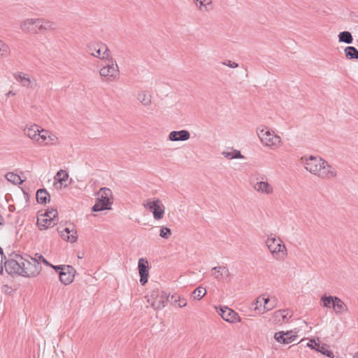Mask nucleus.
Returning a JSON list of instances; mask_svg holds the SVG:
<instances>
[{
	"instance_id": "obj_1",
	"label": "nucleus",
	"mask_w": 358,
	"mask_h": 358,
	"mask_svg": "<svg viewBox=\"0 0 358 358\" xmlns=\"http://www.w3.org/2000/svg\"><path fill=\"white\" fill-rule=\"evenodd\" d=\"M305 169L320 177L334 176L331 166L323 158H301Z\"/></svg>"
},
{
	"instance_id": "obj_2",
	"label": "nucleus",
	"mask_w": 358,
	"mask_h": 358,
	"mask_svg": "<svg viewBox=\"0 0 358 358\" xmlns=\"http://www.w3.org/2000/svg\"><path fill=\"white\" fill-rule=\"evenodd\" d=\"M20 261L22 266V276L32 278L40 273L42 268L36 258L31 257L28 255H20Z\"/></svg>"
},
{
	"instance_id": "obj_3",
	"label": "nucleus",
	"mask_w": 358,
	"mask_h": 358,
	"mask_svg": "<svg viewBox=\"0 0 358 358\" xmlns=\"http://www.w3.org/2000/svg\"><path fill=\"white\" fill-rule=\"evenodd\" d=\"M110 197H112V192L109 188H101L98 193L97 201L92 206V210L93 212H99L110 209L112 204Z\"/></svg>"
},
{
	"instance_id": "obj_4",
	"label": "nucleus",
	"mask_w": 358,
	"mask_h": 358,
	"mask_svg": "<svg viewBox=\"0 0 358 358\" xmlns=\"http://www.w3.org/2000/svg\"><path fill=\"white\" fill-rule=\"evenodd\" d=\"M105 64L99 70V74L102 77H106L107 80L112 82L116 80L120 75L119 67L116 61L110 56V59L103 60Z\"/></svg>"
},
{
	"instance_id": "obj_5",
	"label": "nucleus",
	"mask_w": 358,
	"mask_h": 358,
	"mask_svg": "<svg viewBox=\"0 0 358 358\" xmlns=\"http://www.w3.org/2000/svg\"><path fill=\"white\" fill-rule=\"evenodd\" d=\"M266 129H257V135L261 142L272 149L278 148L281 142L280 137L275 134L274 132H271L268 129L266 128Z\"/></svg>"
},
{
	"instance_id": "obj_6",
	"label": "nucleus",
	"mask_w": 358,
	"mask_h": 358,
	"mask_svg": "<svg viewBox=\"0 0 358 358\" xmlns=\"http://www.w3.org/2000/svg\"><path fill=\"white\" fill-rule=\"evenodd\" d=\"M87 52L92 56L101 60L110 59V52L105 44L91 43L87 47Z\"/></svg>"
},
{
	"instance_id": "obj_7",
	"label": "nucleus",
	"mask_w": 358,
	"mask_h": 358,
	"mask_svg": "<svg viewBox=\"0 0 358 358\" xmlns=\"http://www.w3.org/2000/svg\"><path fill=\"white\" fill-rule=\"evenodd\" d=\"M143 206L152 213L155 220H159L163 218L165 208L159 199H157L154 201L148 199L143 203Z\"/></svg>"
},
{
	"instance_id": "obj_8",
	"label": "nucleus",
	"mask_w": 358,
	"mask_h": 358,
	"mask_svg": "<svg viewBox=\"0 0 358 358\" xmlns=\"http://www.w3.org/2000/svg\"><path fill=\"white\" fill-rule=\"evenodd\" d=\"M13 258L5 260L3 267L9 275L17 274L22 276V266L20 261V255L14 254Z\"/></svg>"
},
{
	"instance_id": "obj_9",
	"label": "nucleus",
	"mask_w": 358,
	"mask_h": 358,
	"mask_svg": "<svg viewBox=\"0 0 358 358\" xmlns=\"http://www.w3.org/2000/svg\"><path fill=\"white\" fill-rule=\"evenodd\" d=\"M275 242V237H268L266 241V244L272 255L274 256L281 253L283 257L287 255V249L282 241L279 238L278 243H276Z\"/></svg>"
},
{
	"instance_id": "obj_10",
	"label": "nucleus",
	"mask_w": 358,
	"mask_h": 358,
	"mask_svg": "<svg viewBox=\"0 0 358 358\" xmlns=\"http://www.w3.org/2000/svg\"><path fill=\"white\" fill-rule=\"evenodd\" d=\"M217 311L222 319L228 322L234 323L241 321L238 313L228 307L220 306Z\"/></svg>"
},
{
	"instance_id": "obj_11",
	"label": "nucleus",
	"mask_w": 358,
	"mask_h": 358,
	"mask_svg": "<svg viewBox=\"0 0 358 358\" xmlns=\"http://www.w3.org/2000/svg\"><path fill=\"white\" fill-rule=\"evenodd\" d=\"M138 269L140 275V282L142 285L148 282L149 276V265L147 259L140 258L138 262Z\"/></svg>"
},
{
	"instance_id": "obj_12",
	"label": "nucleus",
	"mask_w": 358,
	"mask_h": 358,
	"mask_svg": "<svg viewBox=\"0 0 358 358\" xmlns=\"http://www.w3.org/2000/svg\"><path fill=\"white\" fill-rule=\"evenodd\" d=\"M75 273L76 270L72 266H64L59 275L61 282L66 285L71 284L73 280Z\"/></svg>"
},
{
	"instance_id": "obj_13",
	"label": "nucleus",
	"mask_w": 358,
	"mask_h": 358,
	"mask_svg": "<svg viewBox=\"0 0 358 358\" xmlns=\"http://www.w3.org/2000/svg\"><path fill=\"white\" fill-rule=\"evenodd\" d=\"M297 338V335L294 334L292 331H278L274 334V338L279 343L288 344L294 342Z\"/></svg>"
},
{
	"instance_id": "obj_14",
	"label": "nucleus",
	"mask_w": 358,
	"mask_h": 358,
	"mask_svg": "<svg viewBox=\"0 0 358 358\" xmlns=\"http://www.w3.org/2000/svg\"><path fill=\"white\" fill-rule=\"evenodd\" d=\"M250 182L252 184L254 189L257 192L266 194H269L273 192V187L268 182L262 180L259 181V178H257L256 182H255L253 178H251Z\"/></svg>"
},
{
	"instance_id": "obj_15",
	"label": "nucleus",
	"mask_w": 358,
	"mask_h": 358,
	"mask_svg": "<svg viewBox=\"0 0 358 358\" xmlns=\"http://www.w3.org/2000/svg\"><path fill=\"white\" fill-rule=\"evenodd\" d=\"M174 297L175 296L173 295H167L166 292H161L160 296L152 301L151 306L155 310L162 309L166 306V303L168 301H169L170 298L173 299Z\"/></svg>"
},
{
	"instance_id": "obj_16",
	"label": "nucleus",
	"mask_w": 358,
	"mask_h": 358,
	"mask_svg": "<svg viewBox=\"0 0 358 358\" xmlns=\"http://www.w3.org/2000/svg\"><path fill=\"white\" fill-rule=\"evenodd\" d=\"M36 19H27L21 22L20 28L22 31L26 33H39V29L36 24Z\"/></svg>"
},
{
	"instance_id": "obj_17",
	"label": "nucleus",
	"mask_w": 358,
	"mask_h": 358,
	"mask_svg": "<svg viewBox=\"0 0 358 358\" xmlns=\"http://www.w3.org/2000/svg\"><path fill=\"white\" fill-rule=\"evenodd\" d=\"M190 134L187 130L172 131L169 135V140L171 141H184L189 138Z\"/></svg>"
},
{
	"instance_id": "obj_18",
	"label": "nucleus",
	"mask_w": 358,
	"mask_h": 358,
	"mask_svg": "<svg viewBox=\"0 0 358 358\" xmlns=\"http://www.w3.org/2000/svg\"><path fill=\"white\" fill-rule=\"evenodd\" d=\"M15 78L17 81L20 83L22 86L27 88L34 89L36 87L37 83L36 80H31L22 73L15 74Z\"/></svg>"
},
{
	"instance_id": "obj_19",
	"label": "nucleus",
	"mask_w": 358,
	"mask_h": 358,
	"mask_svg": "<svg viewBox=\"0 0 358 358\" xmlns=\"http://www.w3.org/2000/svg\"><path fill=\"white\" fill-rule=\"evenodd\" d=\"M35 23L39 29V32L54 30L57 28V25L55 22L42 18H37Z\"/></svg>"
},
{
	"instance_id": "obj_20",
	"label": "nucleus",
	"mask_w": 358,
	"mask_h": 358,
	"mask_svg": "<svg viewBox=\"0 0 358 358\" xmlns=\"http://www.w3.org/2000/svg\"><path fill=\"white\" fill-rule=\"evenodd\" d=\"M40 128L41 127L37 124L27 126L24 129V133L31 140L36 141L38 137V134L40 132Z\"/></svg>"
},
{
	"instance_id": "obj_21",
	"label": "nucleus",
	"mask_w": 358,
	"mask_h": 358,
	"mask_svg": "<svg viewBox=\"0 0 358 358\" xmlns=\"http://www.w3.org/2000/svg\"><path fill=\"white\" fill-rule=\"evenodd\" d=\"M332 308L336 315L341 314L343 312H348V308L346 304L338 296H336Z\"/></svg>"
},
{
	"instance_id": "obj_22",
	"label": "nucleus",
	"mask_w": 358,
	"mask_h": 358,
	"mask_svg": "<svg viewBox=\"0 0 358 358\" xmlns=\"http://www.w3.org/2000/svg\"><path fill=\"white\" fill-rule=\"evenodd\" d=\"M60 233L62 238L66 241L75 243L77 241L76 231L70 230L69 228L66 227Z\"/></svg>"
},
{
	"instance_id": "obj_23",
	"label": "nucleus",
	"mask_w": 358,
	"mask_h": 358,
	"mask_svg": "<svg viewBox=\"0 0 358 358\" xmlns=\"http://www.w3.org/2000/svg\"><path fill=\"white\" fill-rule=\"evenodd\" d=\"M36 196L37 202L41 204H45L48 201H50V194L45 188L38 189Z\"/></svg>"
},
{
	"instance_id": "obj_24",
	"label": "nucleus",
	"mask_w": 358,
	"mask_h": 358,
	"mask_svg": "<svg viewBox=\"0 0 358 358\" xmlns=\"http://www.w3.org/2000/svg\"><path fill=\"white\" fill-rule=\"evenodd\" d=\"M53 217L50 218L47 217H40L37 219V225L40 230H45L50 227L51 223L54 221Z\"/></svg>"
},
{
	"instance_id": "obj_25",
	"label": "nucleus",
	"mask_w": 358,
	"mask_h": 358,
	"mask_svg": "<svg viewBox=\"0 0 358 358\" xmlns=\"http://www.w3.org/2000/svg\"><path fill=\"white\" fill-rule=\"evenodd\" d=\"M151 94L146 91L141 92L138 94V100L145 106H148L151 104Z\"/></svg>"
},
{
	"instance_id": "obj_26",
	"label": "nucleus",
	"mask_w": 358,
	"mask_h": 358,
	"mask_svg": "<svg viewBox=\"0 0 358 358\" xmlns=\"http://www.w3.org/2000/svg\"><path fill=\"white\" fill-rule=\"evenodd\" d=\"M338 36L339 42L345 43L347 44H351L353 42L352 35L348 31L340 32Z\"/></svg>"
},
{
	"instance_id": "obj_27",
	"label": "nucleus",
	"mask_w": 358,
	"mask_h": 358,
	"mask_svg": "<svg viewBox=\"0 0 358 358\" xmlns=\"http://www.w3.org/2000/svg\"><path fill=\"white\" fill-rule=\"evenodd\" d=\"M345 57L348 59H358V50L353 46H348L344 50Z\"/></svg>"
},
{
	"instance_id": "obj_28",
	"label": "nucleus",
	"mask_w": 358,
	"mask_h": 358,
	"mask_svg": "<svg viewBox=\"0 0 358 358\" xmlns=\"http://www.w3.org/2000/svg\"><path fill=\"white\" fill-rule=\"evenodd\" d=\"M7 180L12 182L14 185H20L23 182V180L21 179L20 176L13 172H8L5 176Z\"/></svg>"
},
{
	"instance_id": "obj_29",
	"label": "nucleus",
	"mask_w": 358,
	"mask_h": 358,
	"mask_svg": "<svg viewBox=\"0 0 358 358\" xmlns=\"http://www.w3.org/2000/svg\"><path fill=\"white\" fill-rule=\"evenodd\" d=\"M335 298H336V296L323 295L321 297L320 301L324 308H332Z\"/></svg>"
},
{
	"instance_id": "obj_30",
	"label": "nucleus",
	"mask_w": 358,
	"mask_h": 358,
	"mask_svg": "<svg viewBox=\"0 0 358 358\" xmlns=\"http://www.w3.org/2000/svg\"><path fill=\"white\" fill-rule=\"evenodd\" d=\"M50 135V131L43 129H40V132L38 134L36 142L39 144H45L48 141V136Z\"/></svg>"
},
{
	"instance_id": "obj_31",
	"label": "nucleus",
	"mask_w": 358,
	"mask_h": 358,
	"mask_svg": "<svg viewBox=\"0 0 358 358\" xmlns=\"http://www.w3.org/2000/svg\"><path fill=\"white\" fill-rule=\"evenodd\" d=\"M206 294V289L202 287H198L192 292V297L195 300L201 299Z\"/></svg>"
},
{
	"instance_id": "obj_32",
	"label": "nucleus",
	"mask_w": 358,
	"mask_h": 358,
	"mask_svg": "<svg viewBox=\"0 0 358 358\" xmlns=\"http://www.w3.org/2000/svg\"><path fill=\"white\" fill-rule=\"evenodd\" d=\"M69 178V174L67 173V172L64 170H59L55 177V179L56 180H57L59 182H60L61 184H63L64 182H65L66 180H67Z\"/></svg>"
},
{
	"instance_id": "obj_33",
	"label": "nucleus",
	"mask_w": 358,
	"mask_h": 358,
	"mask_svg": "<svg viewBox=\"0 0 358 358\" xmlns=\"http://www.w3.org/2000/svg\"><path fill=\"white\" fill-rule=\"evenodd\" d=\"M316 351L321 352L322 355H326L329 358L334 357V353L328 349V345L327 344H322L319 350L316 349Z\"/></svg>"
},
{
	"instance_id": "obj_34",
	"label": "nucleus",
	"mask_w": 358,
	"mask_h": 358,
	"mask_svg": "<svg viewBox=\"0 0 358 358\" xmlns=\"http://www.w3.org/2000/svg\"><path fill=\"white\" fill-rule=\"evenodd\" d=\"M227 150V151H223L222 152L224 157H244L239 150H234L232 148H229Z\"/></svg>"
},
{
	"instance_id": "obj_35",
	"label": "nucleus",
	"mask_w": 358,
	"mask_h": 358,
	"mask_svg": "<svg viewBox=\"0 0 358 358\" xmlns=\"http://www.w3.org/2000/svg\"><path fill=\"white\" fill-rule=\"evenodd\" d=\"M275 315L276 317H281L282 319V321H287L289 318L292 317L291 315H289V312L287 310H280L275 313Z\"/></svg>"
},
{
	"instance_id": "obj_36",
	"label": "nucleus",
	"mask_w": 358,
	"mask_h": 358,
	"mask_svg": "<svg viewBox=\"0 0 358 358\" xmlns=\"http://www.w3.org/2000/svg\"><path fill=\"white\" fill-rule=\"evenodd\" d=\"M223 269H224V266H215L212 268L213 275H214L215 278L220 280L223 277Z\"/></svg>"
},
{
	"instance_id": "obj_37",
	"label": "nucleus",
	"mask_w": 358,
	"mask_h": 358,
	"mask_svg": "<svg viewBox=\"0 0 358 358\" xmlns=\"http://www.w3.org/2000/svg\"><path fill=\"white\" fill-rule=\"evenodd\" d=\"M57 210L55 208L47 209L45 212L41 215V217H47L55 220L57 217Z\"/></svg>"
},
{
	"instance_id": "obj_38",
	"label": "nucleus",
	"mask_w": 358,
	"mask_h": 358,
	"mask_svg": "<svg viewBox=\"0 0 358 358\" xmlns=\"http://www.w3.org/2000/svg\"><path fill=\"white\" fill-rule=\"evenodd\" d=\"M171 235V230L169 227H162L160 229L159 236L163 238H169Z\"/></svg>"
},
{
	"instance_id": "obj_39",
	"label": "nucleus",
	"mask_w": 358,
	"mask_h": 358,
	"mask_svg": "<svg viewBox=\"0 0 358 358\" xmlns=\"http://www.w3.org/2000/svg\"><path fill=\"white\" fill-rule=\"evenodd\" d=\"M196 6H199L200 10H203V8H206L207 5L212 3L211 0H194Z\"/></svg>"
},
{
	"instance_id": "obj_40",
	"label": "nucleus",
	"mask_w": 358,
	"mask_h": 358,
	"mask_svg": "<svg viewBox=\"0 0 358 358\" xmlns=\"http://www.w3.org/2000/svg\"><path fill=\"white\" fill-rule=\"evenodd\" d=\"M264 300V297H262L261 296L257 297L255 301L252 303V306L255 310H259V312L262 311L260 309V306L263 304V301Z\"/></svg>"
},
{
	"instance_id": "obj_41",
	"label": "nucleus",
	"mask_w": 358,
	"mask_h": 358,
	"mask_svg": "<svg viewBox=\"0 0 358 358\" xmlns=\"http://www.w3.org/2000/svg\"><path fill=\"white\" fill-rule=\"evenodd\" d=\"M47 138H48V141H47L46 145L56 144V143L57 142V140H58V138L55 134H52L50 131V135H48Z\"/></svg>"
},
{
	"instance_id": "obj_42",
	"label": "nucleus",
	"mask_w": 358,
	"mask_h": 358,
	"mask_svg": "<svg viewBox=\"0 0 358 358\" xmlns=\"http://www.w3.org/2000/svg\"><path fill=\"white\" fill-rule=\"evenodd\" d=\"M34 258H36L37 262H42L46 266L50 265V263L46 259H45L42 255H41L39 253H36L34 255Z\"/></svg>"
},
{
	"instance_id": "obj_43",
	"label": "nucleus",
	"mask_w": 358,
	"mask_h": 358,
	"mask_svg": "<svg viewBox=\"0 0 358 358\" xmlns=\"http://www.w3.org/2000/svg\"><path fill=\"white\" fill-rule=\"evenodd\" d=\"M307 346H308L309 348H310L311 349H314L316 350V349H318L320 348L321 345L316 342L315 340H310L308 344H307Z\"/></svg>"
},
{
	"instance_id": "obj_44",
	"label": "nucleus",
	"mask_w": 358,
	"mask_h": 358,
	"mask_svg": "<svg viewBox=\"0 0 358 358\" xmlns=\"http://www.w3.org/2000/svg\"><path fill=\"white\" fill-rule=\"evenodd\" d=\"M8 50V47L2 41L0 40V53L1 55L6 54Z\"/></svg>"
},
{
	"instance_id": "obj_45",
	"label": "nucleus",
	"mask_w": 358,
	"mask_h": 358,
	"mask_svg": "<svg viewBox=\"0 0 358 358\" xmlns=\"http://www.w3.org/2000/svg\"><path fill=\"white\" fill-rule=\"evenodd\" d=\"M269 301L270 299L268 297L264 298V300L263 301L264 306L262 313H264L273 308V306H267V304L269 302Z\"/></svg>"
},
{
	"instance_id": "obj_46",
	"label": "nucleus",
	"mask_w": 358,
	"mask_h": 358,
	"mask_svg": "<svg viewBox=\"0 0 358 358\" xmlns=\"http://www.w3.org/2000/svg\"><path fill=\"white\" fill-rule=\"evenodd\" d=\"M49 266L52 267L59 275L60 273V271H62L63 268L66 266V265H57L54 266L50 264V265H48Z\"/></svg>"
},
{
	"instance_id": "obj_47",
	"label": "nucleus",
	"mask_w": 358,
	"mask_h": 358,
	"mask_svg": "<svg viewBox=\"0 0 358 358\" xmlns=\"http://www.w3.org/2000/svg\"><path fill=\"white\" fill-rule=\"evenodd\" d=\"M161 292L162 291H159L158 289L153 290L150 294L151 300H152L153 301L156 298L159 297L160 296Z\"/></svg>"
},
{
	"instance_id": "obj_48",
	"label": "nucleus",
	"mask_w": 358,
	"mask_h": 358,
	"mask_svg": "<svg viewBox=\"0 0 358 358\" xmlns=\"http://www.w3.org/2000/svg\"><path fill=\"white\" fill-rule=\"evenodd\" d=\"M223 64H224L230 68H232V69H234V68H236L238 66V64L236 62H231L230 60H228V61L224 62Z\"/></svg>"
},
{
	"instance_id": "obj_49",
	"label": "nucleus",
	"mask_w": 358,
	"mask_h": 358,
	"mask_svg": "<svg viewBox=\"0 0 358 358\" xmlns=\"http://www.w3.org/2000/svg\"><path fill=\"white\" fill-rule=\"evenodd\" d=\"M222 273L223 276H225L226 278H229L231 276V273L226 266H224V269H223Z\"/></svg>"
},
{
	"instance_id": "obj_50",
	"label": "nucleus",
	"mask_w": 358,
	"mask_h": 358,
	"mask_svg": "<svg viewBox=\"0 0 358 358\" xmlns=\"http://www.w3.org/2000/svg\"><path fill=\"white\" fill-rule=\"evenodd\" d=\"M186 306H187V302H186L185 299H179L178 306L180 308H183V307H185Z\"/></svg>"
},
{
	"instance_id": "obj_51",
	"label": "nucleus",
	"mask_w": 358,
	"mask_h": 358,
	"mask_svg": "<svg viewBox=\"0 0 358 358\" xmlns=\"http://www.w3.org/2000/svg\"><path fill=\"white\" fill-rule=\"evenodd\" d=\"M0 256H1V260H2V262H3V260L6 259V257L5 254L3 253V249L1 247H0Z\"/></svg>"
},
{
	"instance_id": "obj_52",
	"label": "nucleus",
	"mask_w": 358,
	"mask_h": 358,
	"mask_svg": "<svg viewBox=\"0 0 358 358\" xmlns=\"http://www.w3.org/2000/svg\"><path fill=\"white\" fill-rule=\"evenodd\" d=\"M4 224V219L3 216L0 214V225H3Z\"/></svg>"
},
{
	"instance_id": "obj_53",
	"label": "nucleus",
	"mask_w": 358,
	"mask_h": 358,
	"mask_svg": "<svg viewBox=\"0 0 358 358\" xmlns=\"http://www.w3.org/2000/svg\"><path fill=\"white\" fill-rule=\"evenodd\" d=\"M3 268V262H2V260H1V263H0V272L1 273H2Z\"/></svg>"
},
{
	"instance_id": "obj_54",
	"label": "nucleus",
	"mask_w": 358,
	"mask_h": 358,
	"mask_svg": "<svg viewBox=\"0 0 358 358\" xmlns=\"http://www.w3.org/2000/svg\"><path fill=\"white\" fill-rule=\"evenodd\" d=\"M8 208H9V210H10V211H13V209H14V207H13V206H10L8 207Z\"/></svg>"
},
{
	"instance_id": "obj_55",
	"label": "nucleus",
	"mask_w": 358,
	"mask_h": 358,
	"mask_svg": "<svg viewBox=\"0 0 358 358\" xmlns=\"http://www.w3.org/2000/svg\"><path fill=\"white\" fill-rule=\"evenodd\" d=\"M23 194H24L25 195H27V196L28 197V194H27L24 191H23Z\"/></svg>"
},
{
	"instance_id": "obj_56",
	"label": "nucleus",
	"mask_w": 358,
	"mask_h": 358,
	"mask_svg": "<svg viewBox=\"0 0 358 358\" xmlns=\"http://www.w3.org/2000/svg\"><path fill=\"white\" fill-rule=\"evenodd\" d=\"M357 358H358V357H357Z\"/></svg>"
}]
</instances>
